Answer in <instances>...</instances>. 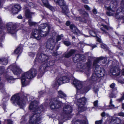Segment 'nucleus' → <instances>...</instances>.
I'll return each instance as SVG.
<instances>
[{"instance_id":"nucleus-33","label":"nucleus","mask_w":124,"mask_h":124,"mask_svg":"<svg viewBox=\"0 0 124 124\" xmlns=\"http://www.w3.org/2000/svg\"><path fill=\"white\" fill-rule=\"evenodd\" d=\"M101 77H98V75L94 73L93 74L91 78V79L93 81H95L98 80L99 78Z\"/></svg>"},{"instance_id":"nucleus-40","label":"nucleus","mask_w":124,"mask_h":124,"mask_svg":"<svg viewBox=\"0 0 124 124\" xmlns=\"http://www.w3.org/2000/svg\"><path fill=\"white\" fill-rule=\"evenodd\" d=\"M83 16L85 18H86L87 19H89V15L88 13L85 12L83 14Z\"/></svg>"},{"instance_id":"nucleus-64","label":"nucleus","mask_w":124,"mask_h":124,"mask_svg":"<svg viewBox=\"0 0 124 124\" xmlns=\"http://www.w3.org/2000/svg\"><path fill=\"white\" fill-rule=\"evenodd\" d=\"M124 99V92L122 97L120 99L121 100H122Z\"/></svg>"},{"instance_id":"nucleus-57","label":"nucleus","mask_w":124,"mask_h":124,"mask_svg":"<svg viewBox=\"0 0 124 124\" xmlns=\"http://www.w3.org/2000/svg\"><path fill=\"white\" fill-rule=\"evenodd\" d=\"M43 94V93L42 91H41L39 93V96L40 97Z\"/></svg>"},{"instance_id":"nucleus-18","label":"nucleus","mask_w":124,"mask_h":124,"mask_svg":"<svg viewBox=\"0 0 124 124\" xmlns=\"http://www.w3.org/2000/svg\"><path fill=\"white\" fill-rule=\"evenodd\" d=\"M63 111L66 114H70L72 112V108L70 105H66L63 108Z\"/></svg>"},{"instance_id":"nucleus-48","label":"nucleus","mask_w":124,"mask_h":124,"mask_svg":"<svg viewBox=\"0 0 124 124\" xmlns=\"http://www.w3.org/2000/svg\"><path fill=\"white\" fill-rule=\"evenodd\" d=\"M64 44L67 46H69L70 44V43L68 41H65L64 42Z\"/></svg>"},{"instance_id":"nucleus-60","label":"nucleus","mask_w":124,"mask_h":124,"mask_svg":"<svg viewBox=\"0 0 124 124\" xmlns=\"http://www.w3.org/2000/svg\"><path fill=\"white\" fill-rule=\"evenodd\" d=\"M70 22L69 21H67L66 23V25H67V26H69L70 25Z\"/></svg>"},{"instance_id":"nucleus-37","label":"nucleus","mask_w":124,"mask_h":124,"mask_svg":"<svg viewBox=\"0 0 124 124\" xmlns=\"http://www.w3.org/2000/svg\"><path fill=\"white\" fill-rule=\"evenodd\" d=\"M8 63V61L6 59H0V63L3 65H6Z\"/></svg>"},{"instance_id":"nucleus-49","label":"nucleus","mask_w":124,"mask_h":124,"mask_svg":"<svg viewBox=\"0 0 124 124\" xmlns=\"http://www.w3.org/2000/svg\"><path fill=\"white\" fill-rule=\"evenodd\" d=\"M118 82L121 84H124V79H122L118 80Z\"/></svg>"},{"instance_id":"nucleus-50","label":"nucleus","mask_w":124,"mask_h":124,"mask_svg":"<svg viewBox=\"0 0 124 124\" xmlns=\"http://www.w3.org/2000/svg\"><path fill=\"white\" fill-rule=\"evenodd\" d=\"M28 5L30 7L33 8L34 7V5L33 4L32 2H30L28 4Z\"/></svg>"},{"instance_id":"nucleus-53","label":"nucleus","mask_w":124,"mask_h":124,"mask_svg":"<svg viewBox=\"0 0 124 124\" xmlns=\"http://www.w3.org/2000/svg\"><path fill=\"white\" fill-rule=\"evenodd\" d=\"M118 115L120 116L124 117V113L121 112L118 113Z\"/></svg>"},{"instance_id":"nucleus-55","label":"nucleus","mask_w":124,"mask_h":124,"mask_svg":"<svg viewBox=\"0 0 124 124\" xmlns=\"http://www.w3.org/2000/svg\"><path fill=\"white\" fill-rule=\"evenodd\" d=\"M7 121L8 124H13V121L10 120H8Z\"/></svg>"},{"instance_id":"nucleus-26","label":"nucleus","mask_w":124,"mask_h":124,"mask_svg":"<svg viewBox=\"0 0 124 124\" xmlns=\"http://www.w3.org/2000/svg\"><path fill=\"white\" fill-rule=\"evenodd\" d=\"M121 121L120 119L116 117H113L111 120L112 124H119L120 123Z\"/></svg>"},{"instance_id":"nucleus-23","label":"nucleus","mask_w":124,"mask_h":124,"mask_svg":"<svg viewBox=\"0 0 124 124\" xmlns=\"http://www.w3.org/2000/svg\"><path fill=\"white\" fill-rule=\"evenodd\" d=\"M50 29L49 28V26L47 27V30H40V34L41 35V38L42 37H45L46 36V35L49 33V30Z\"/></svg>"},{"instance_id":"nucleus-27","label":"nucleus","mask_w":124,"mask_h":124,"mask_svg":"<svg viewBox=\"0 0 124 124\" xmlns=\"http://www.w3.org/2000/svg\"><path fill=\"white\" fill-rule=\"evenodd\" d=\"M34 14V13L31 12L29 9H26L25 11V15L28 18H31V16Z\"/></svg>"},{"instance_id":"nucleus-54","label":"nucleus","mask_w":124,"mask_h":124,"mask_svg":"<svg viewBox=\"0 0 124 124\" xmlns=\"http://www.w3.org/2000/svg\"><path fill=\"white\" fill-rule=\"evenodd\" d=\"M61 39V38L60 36H57L56 41L57 42L60 40Z\"/></svg>"},{"instance_id":"nucleus-41","label":"nucleus","mask_w":124,"mask_h":124,"mask_svg":"<svg viewBox=\"0 0 124 124\" xmlns=\"http://www.w3.org/2000/svg\"><path fill=\"white\" fill-rule=\"evenodd\" d=\"M4 87V85L3 84L0 83V90L1 92L3 91V92H4L5 90Z\"/></svg>"},{"instance_id":"nucleus-42","label":"nucleus","mask_w":124,"mask_h":124,"mask_svg":"<svg viewBox=\"0 0 124 124\" xmlns=\"http://www.w3.org/2000/svg\"><path fill=\"white\" fill-rule=\"evenodd\" d=\"M89 33L92 36L94 37L96 36V34L95 32L93 31H89Z\"/></svg>"},{"instance_id":"nucleus-3","label":"nucleus","mask_w":124,"mask_h":124,"mask_svg":"<svg viewBox=\"0 0 124 124\" xmlns=\"http://www.w3.org/2000/svg\"><path fill=\"white\" fill-rule=\"evenodd\" d=\"M24 96V100H23L20 98L18 94H15L11 98V102L13 104L16 103L20 108H23L25 104V101L27 100V96L25 95Z\"/></svg>"},{"instance_id":"nucleus-63","label":"nucleus","mask_w":124,"mask_h":124,"mask_svg":"<svg viewBox=\"0 0 124 124\" xmlns=\"http://www.w3.org/2000/svg\"><path fill=\"white\" fill-rule=\"evenodd\" d=\"M93 13L95 14H96L97 13V12L96 9H93Z\"/></svg>"},{"instance_id":"nucleus-11","label":"nucleus","mask_w":124,"mask_h":124,"mask_svg":"<svg viewBox=\"0 0 124 124\" xmlns=\"http://www.w3.org/2000/svg\"><path fill=\"white\" fill-rule=\"evenodd\" d=\"M46 45L47 49L51 50L53 49L54 47L53 39L52 38L49 39L47 41Z\"/></svg>"},{"instance_id":"nucleus-21","label":"nucleus","mask_w":124,"mask_h":124,"mask_svg":"<svg viewBox=\"0 0 124 124\" xmlns=\"http://www.w3.org/2000/svg\"><path fill=\"white\" fill-rule=\"evenodd\" d=\"M61 77L59 78H57L53 82V84L54 86L58 85H59L63 83L62 79H61Z\"/></svg>"},{"instance_id":"nucleus-1","label":"nucleus","mask_w":124,"mask_h":124,"mask_svg":"<svg viewBox=\"0 0 124 124\" xmlns=\"http://www.w3.org/2000/svg\"><path fill=\"white\" fill-rule=\"evenodd\" d=\"M38 102L35 101L31 102L29 108L31 110H34L33 113L30 116L29 123L31 124H37L40 122L41 120V114L39 112H37L38 109L37 106Z\"/></svg>"},{"instance_id":"nucleus-59","label":"nucleus","mask_w":124,"mask_h":124,"mask_svg":"<svg viewBox=\"0 0 124 124\" xmlns=\"http://www.w3.org/2000/svg\"><path fill=\"white\" fill-rule=\"evenodd\" d=\"M82 1L85 3H88L87 0H82Z\"/></svg>"},{"instance_id":"nucleus-6","label":"nucleus","mask_w":124,"mask_h":124,"mask_svg":"<svg viewBox=\"0 0 124 124\" xmlns=\"http://www.w3.org/2000/svg\"><path fill=\"white\" fill-rule=\"evenodd\" d=\"M86 100L85 97H83L77 100V104L78 106V109L82 112L85 110L84 106L86 104Z\"/></svg>"},{"instance_id":"nucleus-7","label":"nucleus","mask_w":124,"mask_h":124,"mask_svg":"<svg viewBox=\"0 0 124 124\" xmlns=\"http://www.w3.org/2000/svg\"><path fill=\"white\" fill-rule=\"evenodd\" d=\"M98 62H96L95 65H94V61L93 63V65L95 67V73L98 75V77H102L103 76L104 73L102 71L104 70L103 68L100 67L97 65Z\"/></svg>"},{"instance_id":"nucleus-8","label":"nucleus","mask_w":124,"mask_h":124,"mask_svg":"<svg viewBox=\"0 0 124 124\" xmlns=\"http://www.w3.org/2000/svg\"><path fill=\"white\" fill-rule=\"evenodd\" d=\"M50 106L52 109L58 108L60 107L61 105L59 103L56 98L52 99L50 103Z\"/></svg>"},{"instance_id":"nucleus-47","label":"nucleus","mask_w":124,"mask_h":124,"mask_svg":"<svg viewBox=\"0 0 124 124\" xmlns=\"http://www.w3.org/2000/svg\"><path fill=\"white\" fill-rule=\"evenodd\" d=\"M29 55L31 57H33L35 55V54L33 53L30 52L29 53Z\"/></svg>"},{"instance_id":"nucleus-43","label":"nucleus","mask_w":124,"mask_h":124,"mask_svg":"<svg viewBox=\"0 0 124 124\" xmlns=\"http://www.w3.org/2000/svg\"><path fill=\"white\" fill-rule=\"evenodd\" d=\"M20 50V48L19 46L14 51V52L16 54H18Z\"/></svg>"},{"instance_id":"nucleus-22","label":"nucleus","mask_w":124,"mask_h":124,"mask_svg":"<svg viewBox=\"0 0 124 124\" xmlns=\"http://www.w3.org/2000/svg\"><path fill=\"white\" fill-rule=\"evenodd\" d=\"M42 1L44 6L46 7L49 8L50 10L52 11L54 10V8L49 5L47 0H42Z\"/></svg>"},{"instance_id":"nucleus-14","label":"nucleus","mask_w":124,"mask_h":124,"mask_svg":"<svg viewBox=\"0 0 124 124\" xmlns=\"http://www.w3.org/2000/svg\"><path fill=\"white\" fill-rule=\"evenodd\" d=\"M21 8L20 6L19 5H16L13 6L11 10V12L13 14L17 13Z\"/></svg>"},{"instance_id":"nucleus-13","label":"nucleus","mask_w":124,"mask_h":124,"mask_svg":"<svg viewBox=\"0 0 124 124\" xmlns=\"http://www.w3.org/2000/svg\"><path fill=\"white\" fill-rule=\"evenodd\" d=\"M110 72L113 75L115 76H117L120 75V71L119 69L114 67L111 68Z\"/></svg>"},{"instance_id":"nucleus-25","label":"nucleus","mask_w":124,"mask_h":124,"mask_svg":"<svg viewBox=\"0 0 124 124\" xmlns=\"http://www.w3.org/2000/svg\"><path fill=\"white\" fill-rule=\"evenodd\" d=\"M100 60H103V61L102 62L103 63H104L106 62L107 59L106 58L103 57H101L97 58L94 61V65H95L96 62L99 63V61Z\"/></svg>"},{"instance_id":"nucleus-58","label":"nucleus","mask_w":124,"mask_h":124,"mask_svg":"<svg viewBox=\"0 0 124 124\" xmlns=\"http://www.w3.org/2000/svg\"><path fill=\"white\" fill-rule=\"evenodd\" d=\"M101 48H103V49H106V48L105 46L103 45H101Z\"/></svg>"},{"instance_id":"nucleus-5","label":"nucleus","mask_w":124,"mask_h":124,"mask_svg":"<svg viewBox=\"0 0 124 124\" xmlns=\"http://www.w3.org/2000/svg\"><path fill=\"white\" fill-rule=\"evenodd\" d=\"M113 3L112 5H111L110 6L107 7V9L108 10H110L111 11L106 12L107 15L108 16H113L115 13V10L112 9V8H115L116 7L117 4L118 0H111Z\"/></svg>"},{"instance_id":"nucleus-34","label":"nucleus","mask_w":124,"mask_h":124,"mask_svg":"<svg viewBox=\"0 0 124 124\" xmlns=\"http://www.w3.org/2000/svg\"><path fill=\"white\" fill-rule=\"evenodd\" d=\"M89 89L90 88L89 87H83L82 86V87L81 89H80V90H81V91H82L84 93L87 92Z\"/></svg>"},{"instance_id":"nucleus-31","label":"nucleus","mask_w":124,"mask_h":124,"mask_svg":"<svg viewBox=\"0 0 124 124\" xmlns=\"http://www.w3.org/2000/svg\"><path fill=\"white\" fill-rule=\"evenodd\" d=\"M101 26L102 27L100 28L103 31V33L106 34L107 35L108 34V33L106 32L105 29L108 30V27L106 25L102 24Z\"/></svg>"},{"instance_id":"nucleus-44","label":"nucleus","mask_w":124,"mask_h":124,"mask_svg":"<svg viewBox=\"0 0 124 124\" xmlns=\"http://www.w3.org/2000/svg\"><path fill=\"white\" fill-rule=\"evenodd\" d=\"M109 106L111 108H114L115 107L114 105L112 104V101L111 99L110 100Z\"/></svg>"},{"instance_id":"nucleus-28","label":"nucleus","mask_w":124,"mask_h":124,"mask_svg":"<svg viewBox=\"0 0 124 124\" xmlns=\"http://www.w3.org/2000/svg\"><path fill=\"white\" fill-rule=\"evenodd\" d=\"M75 52V50L73 49L71 50L69 52L65 54L64 57L67 58H69Z\"/></svg>"},{"instance_id":"nucleus-45","label":"nucleus","mask_w":124,"mask_h":124,"mask_svg":"<svg viewBox=\"0 0 124 124\" xmlns=\"http://www.w3.org/2000/svg\"><path fill=\"white\" fill-rule=\"evenodd\" d=\"M29 25H34L35 24V23L33 22L31 19H29Z\"/></svg>"},{"instance_id":"nucleus-38","label":"nucleus","mask_w":124,"mask_h":124,"mask_svg":"<svg viewBox=\"0 0 124 124\" xmlns=\"http://www.w3.org/2000/svg\"><path fill=\"white\" fill-rule=\"evenodd\" d=\"M48 26H49V28H50L49 25H48L46 23H44L40 25L39 28H40V29H44L46 26H47V28Z\"/></svg>"},{"instance_id":"nucleus-20","label":"nucleus","mask_w":124,"mask_h":124,"mask_svg":"<svg viewBox=\"0 0 124 124\" xmlns=\"http://www.w3.org/2000/svg\"><path fill=\"white\" fill-rule=\"evenodd\" d=\"M118 10H117L116 15V18L118 19H122L124 20V12L121 11L118 12Z\"/></svg>"},{"instance_id":"nucleus-32","label":"nucleus","mask_w":124,"mask_h":124,"mask_svg":"<svg viewBox=\"0 0 124 124\" xmlns=\"http://www.w3.org/2000/svg\"><path fill=\"white\" fill-rule=\"evenodd\" d=\"M58 96L61 98L65 97L66 96V95L61 90L58 91Z\"/></svg>"},{"instance_id":"nucleus-39","label":"nucleus","mask_w":124,"mask_h":124,"mask_svg":"<svg viewBox=\"0 0 124 124\" xmlns=\"http://www.w3.org/2000/svg\"><path fill=\"white\" fill-rule=\"evenodd\" d=\"M5 71L4 67L3 66L0 67V74H3Z\"/></svg>"},{"instance_id":"nucleus-35","label":"nucleus","mask_w":124,"mask_h":124,"mask_svg":"<svg viewBox=\"0 0 124 124\" xmlns=\"http://www.w3.org/2000/svg\"><path fill=\"white\" fill-rule=\"evenodd\" d=\"M61 79L62 80L63 83L68 82L69 80V78L66 76L61 77Z\"/></svg>"},{"instance_id":"nucleus-51","label":"nucleus","mask_w":124,"mask_h":124,"mask_svg":"<svg viewBox=\"0 0 124 124\" xmlns=\"http://www.w3.org/2000/svg\"><path fill=\"white\" fill-rule=\"evenodd\" d=\"M98 101H95L93 103V104L94 106L95 107H97L98 106Z\"/></svg>"},{"instance_id":"nucleus-2","label":"nucleus","mask_w":124,"mask_h":124,"mask_svg":"<svg viewBox=\"0 0 124 124\" xmlns=\"http://www.w3.org/2000/svg\"><path fill=\"white\" fill-rule=\"evenodd\" d=\"M37 74V71L34 69H32L24 73L22 75L21 79L22 86H24L28 84V79H31L34 77Z\"/></svg>"},{"instance_id":"nucleus-24","label":"nucleus","mask_w":124,"mask_h":124,"mask_svg":"<svg viewBox=\"0 0 124 124\" xmlns=\"http://www.w3.org/2000/svg\"><path fill=\"white\" fill-rule=\"evenodd\" d=\"M83 55L79 54H77L74 57L73 59L74 60L78 62L83 59Z\"/></svg>"},{"instance_id":"nucleus-62","label":"nucleus","mask_w":124,"mask_h":124,"mask_svg":"<svg viewBox=\"0 0 124 124\" xmlns=\"http://www.w3.org/2000/svg\"><path fill=\"white\" fill-rule=\"evenodd\" d=\"M91 46L93 48L97 47L96 46L94 45H91Z\"/></svg>"},{"instance_id":"nucleus-15","label":"nucleus","mask_w":124,"mask_h":124,"mask_svg":"<svg viewBox=\"0 0 124 124\" xmlns=\"http://www.w3.org/2000/svg\"><path fill=\"white\" fill-rule=\"evenodd\" d=\"M7 26V30L9 32L12 34L15 33L16 30L15 26L11 23L8 24Z\"/></svg>"},{"instance_id":"nucleus-52","label":"nucleus","mask_w":124,"mask_h":124,"mask_svg":"<svg viewBox=\"0 0 124 124\" xmlns=\"http://www.w3.org/2000/svg\"><path fill=\"white\" fill-rule=\"evenodd\" d=\"M84 7L87 10H90V8L87 5H85L84 6Z\"/></svg>"},{"instance_id":"nucleus-12","label":"nucleus","mask_w":124,"mask_h":124,"mask_svg":"<svg viewBox=\"0 0 124 124\" xmlns=\"http://www.w3.org/2000/svg\"><path fill=\"white\" fill-rule=\"evenodd\" d=\"M40 31L36 29H33L32 33V35L38 40H39L41 39V35L40 34Z\"/></svg>"},{"instance_id":"nucleus-10","label":"nucleus","mask_w":124,"mask_h":124,"mask_svg":"<svg viewBox=\"0 0 124 124\" xmlns=\"http://www.w3.org/2000/svg\"><path fill=\"white\" fill-rule=\"evenodd\" d=\"M78 64V66H80L78 67L80 69H83L86 72H88L90 70L91 63L89 62H87L86 64Z\"/></svg>"},{"instance_id":"nucleus-16","label":"nucleus","mask_w":124,"mask_h":124,"mask_svg":"<svg viewBox=\"0 0 124 124\" xmlns=\"http://www.w3.org/2000/svg\"><path fill=\"white\" fill-rule=\"evenodd\" d=\"M73 84L77 89H81L82 84L80 81L75 79L73 81Z\"/></svg>"},{"instance_id":"nucleus-17","label":"nucleus","mask_w":124,"mask_h":124,"mask_svg":"<svg viewBox=\"0 0 124 124\" xmlns=\"http://www.w3.org/2000/svg\"><path fill=\"white\" fill-rule=\"evenodd\" d=\"M70 28L72 30V31L75 34L78 35L79 34L81 33V31L74 25H70Z\"/></svg>"},{"instance_id":"nucleus-30","label":"nucleus","mask_w":124,"mask_h":124,"mask_svg":"<svg viewBox=\"0 0 124 124\" xmlns=\"http://www.w3.org/2000/svg\"><path fill=\"white\" fill-rule=\"evenodd\" d=\"M76 21H79L83 23H86L87 21L86 19L84 17H76L75 19Z\"/></svg>"},{"instance_id":"nucleus-61","label":"nucleus","mask_w":124,"mask_h":124,"mask_svg":"<svg viewBox=\"0 0 124 124\" xmlns=\"http://www.w3.org/2000/svg\"><path fill=\"white\" fill-rule=\"evenodd\" d=\"M101 116L102 117H104L105 116V112H104L103 113H102L101 114Z\"/></svg>"},{"instance_id":"nucleus-46","label":"nucleus","mask_w":124,"mask_h":124,"mask_svg":"<svg viewBox=\"0 0 124 124\" xmlns=\"http://www.w3.org/2000/svg\"><path fill=\"white\" fill-rule=\"evenodd\" d=\"M102 122V120H100L96 121L95 122V124H101Z\"/></svg>"},{"instance_id":"nucleus-29","label":"nucleus","mask_w":124,"mask_h":124,"mask_svg":"<svg viewBox=\"0 0 124 124\" xmlns=\"http://www.w3.org/2000/svg\"><path fill=\"white\" fill-rule=\"evenodd\" d=\"M72 124H87V123L85 120H77L75 122L74 121L72 122Z\"/></svg>"},{"instance_id":"nucleus-56","label":"nucleus","mask_w":124,"mask_h":124,"mask_svg":"<svg viewBox=\"0 0 124 124\" xmlns=\"http://www.w3.org/2000/svg\"><path fill=\"white\" fill-rule=\"evenodd\" d=\"M115 86V84L114 83H113L110 85V87L112 88H113Z\"/></svg>"},{"instance_id":"nucleus-19","label":"nucleus","mask_w":124,"mask_h":124,"mask_svg":"<svg viewBox=\"0 0 124 124\" xmlns=\"http://www.w3.org/2000/svg\"><path fill=\"white\" fill-rule=\"evenodd\" d=\"M12 71L15 74L17 75L21 72V70L19 67L17 65H15L13 67Z\"/></svg>"},{"instance_id":"nucleus-9","label":"nucleus","mask_w":124,"mask_h":124,"mask_svg":"<svg viewBox=\"0 0 124 124\" xmlns=\"http://www.w3.org/2000/svg\"><path fill=\"white\" fill-rule=\"evenodd\" d=\"M47 56L44 54L41 53L39 55H37L36 57V61L40 63H41L44 62L46 61L48 59Z\"/></svg>"},{"instance_id":"nucleus-36","label":"nucleus","mask_w":124,"mask_h":124,"mask_svg":"<svg viewBox=\"0 0 124 124\" xmlns=\"http://www.w3.org/2000/svg\"><path fill=\"white\" fill-rule=\"evenodd\" d=\"M6 78L7 80L10 83H13L15 79L13 78L12 76H6Z\"/></svg>"},{"instance_id":"nucleus-4","label":"nucleus","mask_w":124,"mask_h":124,"mask_svg":"<svg viewBox=\"0 0 124 124\" xmlns=\"http://www.w3.org/2000/svg\"><path fill=\"white\" fill-rule=\"evenodd\" d=\"M54 1L57 4L60 6L62 8V13L66 14L68 13V9L64 0H54Z\"/></svg>"}]
</instances>
